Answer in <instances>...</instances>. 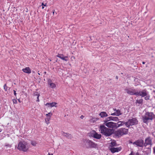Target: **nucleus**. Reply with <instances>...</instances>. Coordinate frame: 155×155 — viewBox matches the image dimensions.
<instances>
[{
    "mask_svg": "<svg viewBox=\"0 0 155 155\" xmlns=\"http://www.w3.org/2000/svg\"><path fill=\"white\" fill-rule=\"evenodd\" d=\"M155 118V115L152 112H146L142 116V119L143 122L147 124L150 121H152Z\"/></svg>",
    "mask_w": 155,
    "mask_h": 155,
    "instance_id": "1",
    "label": "nucleus"
},
{
    "mask_svg": "<svg viewBox=\"0 0 155 155\" xmlns=\"http://www.w3.org/2000/svg\"><path fill=\"white\" fill-rule=\"evenodd\" d=\"M82 144L84 147L87 148L90 147L96 148L97 147V144L94 143L93 141L86 139H83L82 141Z\"/></svg>",
    "mask_w": 155,
    "mask_h": 155,
    "instance_id": "2",
    "label": "nucleus"
},
{
    "mask_svg": "<svg viewBox=\"0 0 155 155\" xmlns=\"http://www.w3.org/2000/svg\"><path fill=\"white\" fill-rule=\"evenodd\" d=\"M100 130L101 134L106 136H109L111 135L113 133L112 130L106 127L104 125L100 126Z\"/></svg>",
    "mask_w": 155,
    "mask_h": 155,
    "instance_id": "3",
    "label": "nucleus"
},
{
    "mask_svg": "<svg viewBox=\"0 0 155 155\" xmlns=\"http://www.w3.org/2000/svg\"><path fill=\"white\" fill-rule=\"evenodd\" d=\"M128 133V129L125 128H121L116 130L115 132V135L119 137L126 135Z\"/></svg>",
    "mask_w": 155,
    "mask_h": 155,
    "instance_id": "4",
    "label": "nucleus"
},
{
    "mask_svg": "<svg viewBox=\"0 0 155 155\" xmlns=\"http://www.w3.org/2000/svg\"><path fill=\"white\" fill-rule=\"evenodd\" d=\"M17 149L26 152L28 150V147L27 146V143L26 142L21 141L19 143Z\"/></svg>",
    "mask_w": 155,
    "mask_h": 155,
    "instance_id": "5",
    "label": "nucleus"
},
{
    "mask_svg": "<svg viewBox=\"0 0 155 155\" xmlns=\"http://www.w3.org/2000/svg\"><path fill=\"white\" fill-rule=\"evenodd\" d=\"M138 122L137 119L135 117L129 119L126 122V127L130 128V126L137 125L138 124Z\"/></svg>",
    "mask_w": 155,
    "mask_h": 155,
    "instance_id": "6",
    "label": "nucleus"
},
{
    "mask_svg": "<svg viewBox=\"0 0 155 155\" xmlns=\"http://www.w3.org/2000/svg\"><path fill=\"white\" fill-rule=\"evenodd\" d=\"M125 91L127 93L130 95L137 96V91L134 89L126 87L125 88Z\"/></svg>",
    "mask_w": 155,
    "mask_h": 155,
    "instance_id": "7",
    "label": "nucleus"
},
{
    "mask_svg": "<svg viewBox=\"0 0 155 155\" xmlns=\"http://www.w3.org/2000/svg\"><path fill=\"white\" fill-rule=\"evenodd\" d=\"M148 92L146 89L140 90L139 92L137 91V96H140L142 97H145L147 94H148Z\"/></svg>",
    "mask_w": 155,
    "mask_h": 155,
    "instance_id": "8",
    "label": "nucleus"
},
{
    "mask_svg": "<svg viewBox=\"0 0 155 155\" xmlns=\"http://www.w3.org/2000/svg\"><path fill=\"white\" fill-rule=\"evenodd\" d=\"M130 143H132L134 145H136L137 146L142 147L144 143V141L142 140H139L133 143L130 142Z\"/></svg>",
    "mask_w": 155,
    "mask_h": 155,
    "instance_id": "9",
    "label": "nucleus"
},
{
    "mask_svg": "<svg viewBox=\"0 0 155 155\" xmlns=\"http://www.w3.org/2000/svg\"><path fill=\"white\" fill-rule=\"evenodd\" d=\"M144 144L145 146L147 145H150L151 146L152 145V139L150 137H148L145 140Z\"/></svg>",
    "mask_w": 155,
    "mask_h": 155,
    "instance_id": "10",
    "label": "nucleus"
},
{
    "mask_svg": "<svg viewBox=\"0 0 155 155\" xmlns=\"http://www.w3.org/2000/svg\"><path fill=\"white\" fill-rule=\"evenodd\" d=\"M142 154L144 155H149L151 152V149L150 148H146L142 151Z\"/></svg>",
    "mask_w": 155,
    "mask_h": 155,
    "instance_id": "11",
    "label": "nucleus"
},
{
    "mask_svg": "<svg viewBox=\"0 0 155 155\" xmlns=\"http://www.w3.org/2000/svg\"><path fill=\"white\" fill-rule=\"evenodd\" d=\"M122 148L120 147L115 148L114 147H111L109 150L111 153H114L115 152H118L121 150Z\"/></svg>",
    "mask_w": 155,
    "mask_h": 155,
    "instance_id": "12",
    "label": "nucleus"
},
{
    "mask_svg": "<svg viewBox=\"0 0 155 155\" xmlns=\"http://www.w3.org/2000/svg\"><path fill=\"white\" fill-rule=\"evenodd\" d=\"M61 134L63 136L65 137L68 139H71L72 138L71 135L68 133H65L64 132L62 131L61 132Z\"/></svg>",
    "mask_w": 155,
    "mask_h": 155,
    "instance_id": "13",
    "label": "nucleus"
},
{
    "mask_svg": "<svg viewBox=\"0 0 155 155\" xmlns=\"http://www.w3.org/2000/svg\"><path fill=\"white\" fill-rule=\"evenodd\" d=\"M114 122H109L108 123H104V125H105L107 127L113 128Z\"/></svg>",
    "mask_w": 155,
    "mask_h": 155,
    "instance_id": "14",
    "label": "nucleus"
},
{
    "mask_svg": "<svg viewBox=\"0 0 155 155\" xmlns=\"http://www.w3.org/2000/svg\"><path fill=\"white\" fill-rule=\"evenodd\" d=\"M92 136L94 138L99 139L101 137V135L100 134H98L96 132L92 134Z\"/></svg>",
    "mask_w": 155,
    "mask_h": 155,
    "instance_id": "15",
    "label": "nucleus"
},
{
    "mask_svg": "<svg viewBox=\"0 0 155 155\" xmlns=\"http://www.w3.org/2000/svg\"><path fill=\"white\" fill-rule=\"evenodd\" d=\"M48 85L51 87V88H54L56 87L55 84L52 82L51 80L49 79L48 81Z\"/></svg>",
    "mask_w": 155,
    "mask_h": 155,
    "instance_id": "16",
    "label": "nucleus"
},
{
    "mask_svg": "<svg viewBox=\"0 0 155 155\" xmlns=\"http://www.w3.org/2000/svg\"><path fill=\"white\" fill-rule=\"evenodd\" d=\"M57 104L54 102H53L52 103H47L46 104V106H47L48 107H56V105Z\"/></svg>",
    "mask_w": 155,
    "mask_h": 155,
    "instance_id": "17",
    "label": "nucleus"
},
{
    "mask_svg": "<svg viewBox=\"0 0 155 155\" xmlns=\"http://www.w3.org/2000/svg\"><path fill=\"white\" fill-rule=\"evenodd\" d=\"M117 146V144L116 142L113 140H112L111 142L110 143L109 145V148L111 147H114Z\"/></svg>",
    "mask_w": 155,
    "mask_h": 155,
    "instance_id": "18",
    "label": "nucleus"
},
{
    "mask_svg": "<svg viewBox=\"0 0 155 155\" xmlns=\"http://www.w3.org/2000/svg\"><path fill=\"white\" fill-rule=\"evenodd\" d=\"M22 70L24 72L28 74H30L31 72V70L29 67H26L23 69Z\"/></svg>",
    "mask_w": 155,
    "mask_h": 155,
    "instance_id": "19",
    "label": "nucleus"
},
{
    "mask_svg": "<svg viewBox=\"0 0 155 155\" xmlns=\"http://www.w3.org/2000/svg\"><path fill=\"white\" fill-rule=\"evenodd\" d=\"M101 117L103 118L108 116V114L105 112H101L99 114Z\"/></svg>",
    "mask_w": 155,
    "mask_h": 155,
    "instance_id": "20",
    "label": "nucleus"
},
{
    "mask_svg": "<svg viewBox=\"0 0 155 155\" xmlns=\"http://www.w3.org/2000/svg\"><path fill=\"white\" fill-rule=\"evenodd\" d=\"M118 126H119V127L123 126L124 124H125V126H126V122H125L124 121H118Z\"/></svg>",
    "mask_w": 155,
    "mask_h": 155,
    "instance_id": "21",
    "label": "nucleus"
},
{
    "mask_svg": "<svg viewBox=\"0 0 155 155\" xmlns=\"http://www.w3.org/2000/svg\"><path fill=\"white\" fill-rule=\"evenodd\" d=\"M110 120H111V116L109 117H107L106 119L104 120V123H108V121Z\"/></svg>",
    "mask_w": 155,
    "mask_h": 155,
    "instance_id": "22",
    "label": "nucleus"
},
{
    "mask_svg": "<svg viewBox=\"0 0 155 155\" xmlns=\"http://www.w3.org/2000/svg\"><path fill=\"white\" fill-rule=\"evenodd\" d=\"M143 99L141 98L139 100H137L136 101L135 103L136 104H143Z\"/></svg>",
    "mask_w": 155,
    "mask_h": 155,
    "instance_id": "23",
    "label": "nucleus"
},
{
    "mask_svg": "<svg viewBox=\"0 0 155 155\" xmlns=\"http://www.w3.org/2000/svg\"><path fill=\"white\" fill-rule=\"evenodd\" d=\"M119 119L118 117H116L111 116V120L114 121H119Z\"/></svg>",
    "mask_w": 155,
    "mask_h": 155,
    "instance_id": "24",
    "label": "nucleus"
},
{
    "mask_svg": "<svg viewBox=\"0 0 155 155\" xmlns=\"http://www.w3.org/2000/svg\"><path fill=\"white\" fill-rule=\"evenodd\" d=\"M115 113L116 114V116H119L122 114V113H121L120 110L119 109L117 110Z\"/></svg>",
    "mask_w": 155,
    "mask_h": 155,
    "instance_id": "25",
    "label": "nucleus"
},
{
    "mask_svg": "<svg viewBox=\"0 0 155 155\" xmlns=\"http://www.w3.org/2000/svg\"><path fill=\"white\" fill-rule=\"evenodd\" d=\"M97 120V119L96 118L92 117L91 119H90V121L91 123H94Z\"/></svg>",
    "mask_w": 155,
    "mask_h": 155,
    "instance_id": "26",
    "label": "nucleus"
},
{
    "mask_svg": "<svg viewBox=\"0 0 155 155\" xmlns=\"http://www.w3.org/2000/svg\"><path fill=\"white\" fill-rule=\"evenodd\" d=\"M120 127L119 126H118V122L117 123H115L114 122V127L113 128H117Z\"/></svg>",
    "mask_w": 155,
    "mask_h": 155,
    "instance_id": "27",
    "label": "nucleus"
},
{
    "mask_svg": "<svg viewBox=\"0 0 155 155\" xmlns=\"http://www.w3.org/2000/svg\"><path fill=\"white\" fill-rule=\"evenodd\" d=\"M51 118L47 117H46L45 119V122L47 124H48L49 123V120Z\"/></svg>",
    "mask_w": 155,
    "mask_h": 155,
    "instance_id": "28",
    "label": "nucleus"
},
{
    "mask_svg": "<svg viewBox=\"0 0 155 155\" xmlns=\"http://www.w3.org/2000/svg\"><path fill=\"white\" fill-rule=\"evenodd\" d=\"M52 115V114L51 112L48 113L46 114V115L47 118H51V116Z\"/></svg>",
    "mask_w": 155,
    "mask_h": 155,
    "instance_id": "29",
    "label": "nucleus"
},
{
    "mask_svg": "<svg viewBox=\"0 0 155 155\" xmlns=\"http://www.w3.org/2000/svg\"><path fill=\"white\" fill-rule=\"evenodd\" d=\"M61 59L66 61H68V56H64Z\"/></svg>",
    "mask_w": 155,
    "mask_h": 155,
    "instance_id": "30",
    "label": "nucleus"
},
{
    "mask_svg": "<svg viewBox=\"0 0 155 155\" xmlns=\"http://www.w3.org/2000/svg\"><path fill=\"white\" fill-rule=\"evenodd\" d=\"M144 99L146 100H148L150 99V96L148 94L147 95L144 97Z\"/></svg>",
    "mask_w": 155,
    "mask_h": 155,
    "instance_id": "31",
    "label": "nucleus"
},
{
    "mask_svg": "<svg viewBox=\"0 0 155 155\" xmlns=\"http://www.w3.org/2000/svg\"><path fill=\"white\" fill-rule=\"evenodd\" d=\"M59 58L61 59H62L63 57H64V55L61 54H58L57 56Z\"/></svg>",
    "mask_w": 155,
    "mask_h": 155,
    "instance_id": "32",
    "label": "nucleus"
},
{
    "mask_svg": "<svg viewBox=\"0 0 155 155\" xmlns=\"http://www.w3.org/2000/svg\"><path fill=\"white\" fill-rule=\"evenodd\" d=\"M4 88L5 90L6 91H7L8 90V87L7 86L6 84H5V85L4 86Z\"/></svg>",
    "mask_w": 155,
    "mask_h": 155,
    "instance_id": "33",
    "label": "nucleus"
},
{
    "mask_svg": "<svg viewBox=\"0 0 155 155\" xmlns=\"http://www.w3.org/2000/svg\"><path fill=\"white\" fill-rule=\"evenodd\" d=\"M36 144H37V143L35 141H31V144L32 145H33L34 146H36Z\"/></svg>",
    "mask_w": 155,
    "mask_h": 155,
    "instance_id": "34",
    "label": "nucleus"
},
{
    "mask_svg": "<svg viewBox=\"0 0 155 155\" xmlns=\"http://www.w3.org/2000/svg\"><path fill=\"white\" fill-rule=\"evenodd\" d=\"M36 95H37V100L36 101H38V102H39V97L40 96V94H39L38 95H35V96H36Z\"/></svg>",
    "mask_w": 155,
    "mask_h": 155,
    "instance_id": "35",
    "label": "nucleus"
},
{
    "mask_svg": "<svg viewBox=\"0 0 155 155\" xmlns=\"http://www.w3.org/2000/svg\"><path fill=\"white\" fill-rule=\"evenodd\" d=\"M13 102L14 104H17V100L15 99H13Z\"/></svg>",
    "mask_w": 155,
    "mask_h": 155,
    "instance_id": "36",
    "label": "nucleus"
},
{
    "mask_svg": "<svg viewBox=\"0 0 155 155\" xmlns=\"http://www.w3.org/2000/svg\"><path fill=\"white\" fill-rule=\"evenodd\" d=\"M153 153L155 155V146L153 148Z\"/></svg>",
    "mask_w": 155,
    "mask_h": 155,
    "instance_id": "37",
    "label": "nucleus"
},
{
    "mask_svg": "<svg viewBox=\"0 0 155 155\" xmlns=\"http://www.w3.org/2000/svg\"><path fill=\"white\" fill-rule=\"evenodd\" d=\"M14 94L15 96H16V91H15V90H14Z\"/></svg>",
    "mask_w": 155,
    "mask_h": 155,
    "instance_id": "38",
    "label": "nucleus"
},
{
    "mask_svg": "<svg viewBox=\"0 0 155 155\" xmlns=\"http://www.w3.org/2000/svg\"><path fill=\"white\" fill-rule=\"evenodd\" d=\"M46 4H47L46 3H45V4H44L43 3H41V5L42 6H46Z\"/></svg>",
    "mask_w": 155,
    "mask_h": 155,
    "instance_id": "39",
    "label": "nucleus"
},
{
    "mask_svg": "<svg viewBox=\"0 0 155 155\" xmlns=\"http://www.w3.org/2000/svg\"><path fill=\"white\" fill-rule=\"evenodd\" d=\"M111 115H115L116 116V114L115 113V112L113 113H112L111 114Z\"/></svg>",
    "mask_w": 155,
    "mask_h": 155,
    "instance_id": "40",
    "label": "nucleus"
},
{
    "mask_svg": "<svg viewBox=\"0 0 155 155\" xmlns=\"http://www.w3.org/2000/svg\"><path fill=\"white\" fill-rule=\"evenodd\" d=\"M84 117V116H83V115H81V116L80 117H81V118L83 119V118Z\"/></svg>",
    "mask_w": 155,
    "mask_h": 155,
    "instance_id": "41",
    "label": "nucleus"
},
{
    "mask_svg": "<svg viewBox=\"0 0 155 155\" xmlns=\"http://www.w3.org/2000/svg\"><path fill=\"white\" fill-rule=\"evenodd\" d=\"M113 110H114V111H116V110H117L116 108H114V109H113Z\"/></svg>",
    "mask_w": 155,
    "mask_h": 155,
    "instance_id": "42",
    "label": "nucleus"
},
{
    "mask_svg": "<svg viewBox=\"0 0 155 155\" xmlns=\"http://www.w3.org/2000/svg\"><path fill=\"white\" fill-rule=\"evenodd\" d=\"M44 6H42V9H43L45 8Z\"/></svg>",
    "mask_w": 155,
    "mask_h": 155,
    "instance_id": "43",
    "label": "nucleus"
},
{
    "mask_svg": "<svg viewBox=\"0 0 155 155\" xmlns=\"http://www.w3.org/2000/svg\"><path fill=\"white\" fill-rule=\"evenodd\" d=\"M18 101L20 103L21 102V101L20 99H18Z\"/></svg>",
    "mask_w": 155,
    "mask_h": 155,
    "instance_id": "44",
    "label": "nucleus"
},
{
    "mask_svg": "<svg viewBox=\"0 0 155 155\" xmlns=\"http://www.w3.org/2000/svg\"><path fill=\"white\" fill-rule=\"evenodd\" d=\"M142 63L143 64H145V62H143Z\"/></svg>",
    "mask_w": 155,
    "mask_h": 155,
    "instance_id": "45",
    "label": "nucleus"
},
{
    "mask_svg": "<svg viewBox=\"0 0 155 155\" xmlns=\"http://www.w3.org/2000/svg\"><path fill=\"white\" fill-rule=\"evenodd\" d=\"M54 11L53 12V15L54 14Z\"/></svg>",
    "mask_w": 155,
    "mask_h": 155,
    "instance_id": "46",
    "label": "nucleus"
},
{
    "mask_svg": "<svg viewBox=\"0 0 155 155\" xmlns=\"http://www.w3.org/2000/svg\"><path fill=\"white\" fill-rule=\"evenodd\" d=\"M2 131V130L1 129H0V132H1Z\"/></svg>",
    "mask_w": 155,
    "mask_h": 155,
    "instance_id": "47",
    "label": "nucleus"
},
{
    "mask_svg": "<svg viewBox=\"0 0 155 155\" xmlns=\"http://www.w3.org/2000/svg\"><path fill=\"white\" fill-rule=\"evenodd\" d=\"M116 78L117 79H118V77L117 76H116Z\"/></svg>",
    "mask_w": 155,
    "mask_h": 155,
    "instance_id": "48",
    "label": "nucleus"
},
{
    "mask_svg": "<svg viewBox=\"0 0 155 155\" xmlns=\"http://www.w3.org/2000/svg\"><path fill=\"white\" fill-rule=\"evenodd\" d=\"M38 74L39 75H40V73H38Z\"/></svg>",
    "mask_w": 155,
    "mask_h": 155,
    "instance_id": "49",
    "label": "nucleus"
},
{
    "mask_svg": "<svg viewBox=\"0 0 155 155\" xmlns=\"http://www.w3.org/2000/svg\"><path fill=\"white\" fill-rule=\"evenodd\" d=\"M9 147H11V145H10Z\"/></svg>",
    "mask_w": 155,
    "mask_h": 155,
    "instance_id": "50",
    "label": "nucleus"
}]
</instances>
